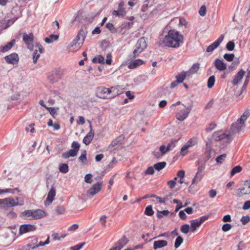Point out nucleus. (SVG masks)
Instances as JSON below:
<instances>
[{"label":"nucleus","mask_w":250,"mask_h":250,"mask_svg":"<svg viewBox=\"0 0 250 250\" xmlns=\"http://www.w3.org/2000/svg\"><path fill=\"white\" fill-rule=\"evenodd\" d=\"M163 42L166 46L177 48L183 43L184 36L177 30L170 29L164 37Z\"/></svg>","instance_id":"nucleus-1"},{"label":"nucleus","mask_w":250,"mask_h":250,"mask_svg":"<svg viewBox=\"0 0 250 250\" xmlns=\"http://www.w3.org/2000/svg\"><path fill=\"white\" fill-rule=\"evenodd\" d=\"M118 86H113L110 88L100 86L96 88L95 94L96 97L103 99L114 98L120 93L119 92Z\"/></svg>","instance_id":"nucleus-2"},{"label":"nucleus","mask_w":250,"mask_h":250,"mask_svg":"<svg viewBox=\"0 0 250 250\" xmlns=\"http://www.w3.org/2000/svg\"><path fill=\"white\" fill-rule=\"evenodd\" d=\"M45 211L42 209H32L27 210L21 212V216L23 217H32L33 219H41L45 216Z\"/></svg>","instance_id":"nucleus-3"},{"label":"nucleus","mask_w":250,"mask_h":250,"mask_svg":"<svg viewBox=\"0 0 250 250\" xmlns=\"http://www.w3.org/2000/svg\"><path fill=\"white\" fill-rule=\"evenodd\" d=\"M206 162H203L200 161V160H198L197 161V171L193 179L192 180L191 185L192 184H194L196 182H198L199 181H200L203 178L204 175V172L206 167Z\"/></svg>","instance_id":"nucleus-4"},{"label":"nucleus","mask_w":250,"mask_h":250,"mask_svg":"<svg viewBox=\"0 0 250 250\" xmlns=\"http://www.w3.org/2000/svg\"><path fill=\"white\" fill-rule=\"evenodd\" d=\"M87 32V31L86 29H81L77 36L73 40L71 46H73L78 45V47H80L83 44Z\"/></svg>","instance_id":"nucleus-5"},{"label":"nucleus","mask_w":250,"mask_h":250,"mask_svg":"<svg viewBox=\"0 0 250 250\" xmlns=\"http://www.w3.org/2000/svg\"><path fill=\"white\" fill-rule=\"evenodd\" d=\"M245 187L238 188L235 192V195L238 197H241L245 195L250 194V181H244Z\"/></svg>","instance_id":"nucleus-6"},{"label":"nucleus","mask_w":250,"mask_h":250,"mask_svg":"<svg viewBox=\"0 0 250 250\" xmlns=\"http://www.w3.org/2000/svg\"><path fill=\"white\" fill-rule=\"evenodd\" d=\"M185 107L186 109L180 110L176 115V119L180 121H184L188 117V114L191 112L192 106V105L187 106L185 105Z\"/></svg>","instance_id":"nucleus-7"},{"label":"nucleus","mask_w":250,"mask_h":250,"mask_svg":"<svg viewBox=\"0 0 250 250\" xmlns=\"http://www.w3.org/2000/svg\"><path fill=\"white\" fill-rule=\"evenodd\" d=\"M213 138L215 141H222L223 143H229L230 141V136L222 131L214 133Z\"/></svg>","instance_id":"nucleus-8"},{"label":"nucleus","mask_w":250,"mask_h":250,"mask_svg":"<svg viewBox=\"0 0 250 250\" xmlns=\"http://www.w3.org/2000/svg\"><path fill=\"white\" fill-rule=\"evenodd\" d=\"M34 36L32 33L27 34L26 33H23L22 40L24 43L27 45L28 49L30 50L33 49V40Z\"/></svg>","instance_id":"nucleus-9"},{"label":"nucleus","mask_w":250,"mask_h":250,"mask_svg":"<svg viewBox=\"0 0 250 250\" xmlns=\"http://www.w3.org/2000/svg\"><path fill=\"white\" fill-rule=\"evenodd\" d=\"M224 39V36L223 34H221L215 42L207 47L206 51L208 53L212 52L219 46L220 43L223 42Z\"/></svg>","instance_id":"nucleus-10"},{"label":"nucleus","mask_w":250,"mask_h":250,"mask_svg":"<svg viewBox=\"0 0 250 250\" xmlns=\"http://www.w3.org/2000/svg\"><path fill=\"white\" fill-rule=\"evenodd\" d=\"M88 122L89 125L90 131L83 139V143L86 145H88L90 143L94 136V133L92 130L91 123L89 120H88Z\"/></svg>","instance_id":"nucleus-11"},{"label":"nucleus","mask_w":250,"mask_h":250,"mask_svg":"<svg viewBox=\"0 0 250 250\" xmlns=\"http://www.w3.org/2000/svg\"><path fill=\"white\" fill-rule=\"evenodd\" d=\"M102 187V183L97 182L95 184L92 185L91 187L88 190V194L93 196L101 190Z\"/></svg>","instance_id":"nucleus-12"},{"label":"nucleus","mask_w":250,"mask_h":250,"mask_svg":"<svg viewBox=\"0 0 250 250\" xmlns=\"http://www.w3.org/2000/svg\"><path fill=\"white\" fill-rule=\"evenodd\" d=\"M37 227L34 225L24 224L21 226L20 228V233L23 234L36 230Z\"/></svg>","instance_id":"nucleus-13"},{"label":"nucleus","mask_w":250,"mask_h":250,"mask_svg":"<svg viewBox=\"0 0 250 250\" xmlns=\"http://www.w3.org/2000/svg\"><path fill=\"white\" fill-rule=\"evenodd\" d=\"M4 60L8 63L14 64L18 63L19 61V56L17 53H13L5 56Z\"/></svg>","instance_id":"nucleus-14"},{"label":"nucleus","mask_w":250,"mask_h":250,"mask_svg":"<svg viewBox=\"0 0 250 250\" xmlns=\"http://www.w3.org/2000/svg\"><path fill=\"white\" fill-rule=\"evenodd\" d=\"M61 78L62 74L61 71L58 69L52 71L51 74L48 76L49 81L52 83L57 82Z\"/></svg>","instance_id":"nucleus-15"},{"label":"nucleus","mask_w":250,"mask_h":250,"mask_svg":"<svg viewBox=\"0 0 250 250\" xmlns=\"http://www.w3.org/2000/svg\"><path fill=\"white\" fill-rule=\"evenodd\" d=\"M245 74V72L243 69L240 70L234 76V79L231 81V83L234 85H237L241 81Z\"/></svg>","instance_id":"nucleus-16"},{"label":"nucleus","mask_w":250,"mask_h":250,"mask_svg":"<svg viewBox=\"0 0 250 250\" xmlns=\"http://www.w3.org/2000/svg\"><path fill=\"white\" fill-rule=\"evenodd\" d=\"M17 206L15 199L10 197L3 199V208H11Z\"/></svg>","instance_id":"nucleus-17"},{"label":"nucleus","mask_w":250,"mask_h":250,"mask_svg":"<svg viewBox=\"0 0 250 250\" xmlns=\"http://www.w3.org/2000/svg\"><path fill=\"white\" fill-rule=\"evenodd\" d=\"M125 136L123 135H120L113 140L108 146V148L116 147L118 145L122 144L123 141L125 139Z\"/></svg>","instance_id":"nucleus-18"},{"label":"nucleus","mask_w":250,"mask_h":250,"mask_svg":"<svg viewBox=\"0 0 250 250\" xmlns=\"http://www.w3.org/2000/svg\"><path fill=\"white\" fill-rule=\"evenodd\" d=\"M216 68L219 71H223L227 69V65L222 60L216 59L214 62Z\"/></svg>","instance_id":"nucleus-19"},{"label":"nucleus","mask_w":250,"mask_h":250,"mask_svg":"<svg viewBox=\"0 0 250 250\" xmlns=\"http://www.w3.org/2000/svg\"><path fill=\"white\" fill-rule=\"evenodd\" d=\"M245 125L243 123H239L238 120H237L236 122L232 124L230 129L233 132H238L241 131Z\"/></svg>","instance_id":"nucleus-20"},{"label":"nucleus","mask_w":250,"mask_h":250,"mask_svg":"<svg viewBox=\"0 0 250 250\" xmlns=\"http://www.w3.org/2000/svg\"><path fill=\"white\" fill-rule=\"evenodd\" d=\"M16 40L13 39L7 44L0 46V51L1 52L5 53L8 51L15 44Z\"/></svg>","instance_id":"nucleus-21"},{"label":"nucleus","mask_w":250,"mask_h":250,"mask_svg":"<svg viewBox=\"0 0 250 250\" xmlns=\"http://www.w3.org/2000/svg\"><path fill=\"white\" fill-rule=\"evenodd\" d=\"M56 195V189L53 187H52L47 194V197L46 199L45 202L48 204L51 203L54 200V197Z\"/></svg>","instance_id":"nucleus-22"},{"label":"nucleus","mask_w":250,"mask_h":250,"mask_svg":"<svg viewBox=\"0 0 250 250\" xmlns=\"http://www.w3.org/2000/svg\"><path fill=\"white\" fill-rule=\"evenodd\" d=\"M167 245V242L164 240H159L155 241L153 243V249L157 250L158 249L162 248Z\"/></svg>","instance_id":"nucleus-23"},{"label":"nucleus","mask_w":250,"mask_h":250,"mask_svg":"<svg viewBox=\"0 0 250 250\" xmlns=\"http://www.w3.org/2000/svg\"><path fill=\"white\" fill-rule=\"evenodd\" d=\"M174 215V213H170L167 210H165L162 211L158 210L156 213L157 217L158 218H161L164 217H168L172 218Z\"/></svg>","instance_id":"nucleus-24"},{"label":"nucleus","mask_w":250,"mask_h":250,"mask_svg":"<svg viewBox=\"0 0 250 250\" xmlns=\"http://www.w3.org/2000/svg\"><path fill=\"white\" fill-rule=\"evenodd\" d=\"M144 63V61L141 59H137L134 61H132L129 63L128 67L129 69H132L136 68Z\"/></svg>","instance_id":"nucleus-25"},{"label":"nucleus","mask_w":250,"mask_h":250,"mask_svg":"<svg viewBox=\"0 0 250 250\" xmlns=\"http://www.w3.org/2000/svg\"><path fill=\"white\" fill-rule=\"evenodd\" d=\"M205 220H193L191 221L190 228L192 232L195 231L197 228L199 227L204 222Z\"/></svg>","instance_id":"nucleus-26"},{"label":"nucleus","mask_w":250,"mask_h":250,"mask_svg":"<svg viewBox=\"0 0 250 250\" xmlns=\"http://www.w3.org/2000/svg\"><path fill=\"white\" fill-rule=\"evenodd\" d=\"M135 46H137L144 50L147 47L146 39L144 37L140 38L136 42Z\"/></svg>","instance_id":"nucleus-27"},{"label":"nucleus","mask_w":250,"mask_h":250,"mask_svg":"<svg viewBox=\"0 0 250 250\" xmlns=\"http://www.w3.org/2000/svg\"><path fill=\"white\" fill-rule=\"evenodd\" d=\"M37 240L35 239L31 243H29L26 246L23 247V250H32L38 247L37 246Z\"/></svg>","instance_id":"nucleus-28"},{"label":"nucleus","mask_w":250,"mask_h":250,"mask_svg":"<svg viewBox=\"0 0 250 250\" xmlns=\"http://www.w3.org/2000/svg\"><path fill=\"white\" fill-rule=\"evenodd\" d=\"M78 152L76 150L71 149L68 151L62 153V157L64 159H67L70 157H75L77 155Z\"/></svg>","instance_id":"nucleus-29"},{"label":"nucleus","mask_w":250,"mask_h":250,"mask_svg":"<svg viewBox=\"0 0 250 250\" xmlns=\"http://www.w3.org/2000/svg\"><path fill=\"white\" fill-rule=\"evenodd\" d=\"M127 242L128 240L124 236L118 240L116 246H117L118 248H120V250H121L122 248H123L124 246H125L127 243Z\"/></svg>","instance_id":"nucleus-30"},{"label":"nucleus","mask_w":250,"mask_h":250,"mask_svg":"<svg viewBox=\"0 0 250 250\" xmlns=\"http://www.w3.org/2000/svg\"><path fill=\"white\" fill-rule=\"evenodd\" d=\"M188 72L183 71L176 76V80L179 83H182L184 81L187 75H188Z\"/></svg>","instance_id":"nucleus-31"},{"label":"nucleus","mask_w":250,"mask_h":250,"mask_svg":"<svg viewBox=\"0 0 250 250\" xmlns=\"http://www.w3.org/2000/svg\"><path fill=\"white\" fill-rule=\"evenodd\" d=\"M59 39L58 35L51 34L49 37L45 38V42L47 43H51L54 41H57Z\"/></svg>","instance_id":"nucleus-32"},{"label":"nucleus","mask_w":250,"mask_h":250,"mask_svg":"<svg viewBox=\"0 0 250 250\" xmlns=\"http://www.w3.org/2000/svg\"><path fill=\"white\" fill-rule=\"evenodd\" d=\"M200 67V64L198 63H196L193 64L191 68L188 71V75L196 73L199 70Z\"/></svg>","instance_id":"nucleus-33"},{"label":"nucleus","mask_w":250,"mask_h":250,"mask_svg":"<svg viewBox=\"0 0 250 250\" xmlns=\"http://www.w3.org/2000/svg\"><path fill=\"white\" fill-rule=\"evenodd\" d=\"M167 165V163L166 162H161L157 163L154 165L153 167L154 168L157 170V171H159L162 169H163Z\"/></svg>","instance_id":"nucleus-34"},{"label":"nucleus","mask_w":250,"mask_h":250,"mask_svg":"<svg viewBox=\"0 0 250 250\" xmlns=\"http://www.w3.org/2000/svg\"><path fill=\"white\" fill-rule=\"evenodd\" d=\"M92 62L94 63H99L104 64V58L102 55L95 56L93 59Z\"/></svg>","instance_id":"nucleus-35"},{"label":"nucleus","mask_w":250,"mask_h":250,"mask_svg":"<svg viewBox=\"0 0 250 250\" xmlns=\"http://www.w3.org/2000/svg\"><path fill=\"white\" fill-rule=\"evenodd\" d=\"M136 48L134 50L132 54L130 55V57L132 59H134L136 57L138 56L140 53H141L143 50L137 46H135Z\"/></svg>","instance_id":"nucleus-36"},{"label":"nucleus","mask_w":250,"mask_h":250,"mask_svg":"<svg viewBox=\"0 0 250 250\" xmlns=\"http://www.w3.org/2000/svg\"><path fill=\"white\" fill-rule=\"evenodd\" d=\"M215 82V76L212 75L209 77L208 80L207 86L208 88H211L213 87Z\"/></svg>","instance_id":"nucleus-37"},{"label":"nucleus","mask_w":250,"mask_h":250,"mask_svg":"<svg viewBox=\"0 0 250 250\" xmlns=\"http://www.w3.org/2000/svg\"><path fill=\"white\" fill-rule=\"evenodd\" d=\"M68 166L66 164H61L59 166V170L61 172L66 173L68 171Z\"/></svg>","instance_id":"nucleus-38"},{"label":"nucleus","mask_w":250,"mask_h":250,"mask_svg":"<svg viewBox=\"0 0 250 250\" xmlns=\"http://www.w3.org/2000/svg\"><path fill=\"white\" fill-rule=\"evenodd\" d=\"M66 236V234H63L60 236L59 235V234L56 232H53V234H52V237L54 241H56V240L59 241L61 239L64 238V237H65Z\"/></svg>","instance_id":"nucleus-39"},{"label":"nucleus","mask_w":250,"mask_h":250,"mask_svg":"<svg viewBox=\"0 0 250 250\" xmlns=\"http://www.w3.org/2000/svg\"><path fill=\"white\" fill-rule=\"evenodd\" d=\"M112 14L114 16L123 17L125 14V12L124 9H119L118 10H114L112 12Z\"/></svg>","instance_id":"nucleus-40"},{"label":"nucleus","mask_w":250,"mask_h":250,"mask_svg":"<svg viewBox=\"0 0 250 250\" xmlns=\"http://www.w3.org/2000/svg\"><path fill=\"white\" fill-rule=\"evenodd\" d=\"M106 28L108 29L112 33H116L118 32L117 29L114 26V25L110 22L106 24Z\"/></svg>","instance_id":"nucleus-41"},{"label":"nucleus","mask_w":250,"mask_h":250,"mask_svg":"<svg viewBox=\"0 0 250 250\" xmlns=\"http://www.w3.org/2000/svg\"><path fill=\"white\" fill-rule=\"evenodd\" d=\"M242 170V168L240 166L234 167L231 170L230 175L231 176L234 175L235 174L240 172Z\"/></svg>","instance_id":"nucleus-42"},{"label":"nucleus","mask_w":250,"mask_h":250,"mask_svg":"<svg viewBox=\"0 0 250 250\" xmlns=\"http://www.w3.org/2000/svg\"><path fill=\"white\" fill-rule=\"evenodd\" d=\"M145 214L148 216H151L154 214L152 207L151 205L147 206L145 209Z\"/></svg>","instance_id":"nucleus-43"},{"label":"nucleus","mask_w":250,"mask_h":250,"mask_svg":"<svg viewBox=\"0 0 250 250\" xmlns=\"http://www.w3.org/2000/svg\"><path fill=\"white\" fill-rule=\"evenodd\" d=\"M227 155L226 154H223L217 157L216 158V161L218 164H221L224 161L226 158Z\"/></svg>","instance_id":"nucleus-44"},{"label":"nucleus","mask_w":250,"mask_h":250,"mask_svg":"<svg viewBox=\"0 0 250 250\" xmlns=\"http://www.w3.org/2000/svg\"><path fill=\"white\" fill-rule=\"evenodd\" d=\"M4 193H11L13 194H15L16 192H19L20 190L18 188H8L3 189Z\"/></svg>","instance_id":"nucleus-45"},{"label":"nucleus","mask_w":250,"mask_h":250,"mask_svg":"<svg viewBox=\"0 0 250 250\" xmlns=\"http://www.w3.org/2000/svg\"><path fill=\"white\" fill-rule=\"evenodd\" d=\"M183 238L181 236H178L175 241L174 247L178 248L183 242Z\"/></svg>","instance_id":"nucleus-46"},{"label":"nucleus","mask_w":250,"mask_h":250,"mask_svg":"<svg viewBox=\"0 0 250 250\" xmlns=\"http://www.w3.org/2000/svg\"><path fill=\"white\" fill-rule=\"evenodd\" d=\"M249 116V114L248 112H244L243 115L241 116L240 118H238V121L239 123L241 122L244 125L245 121L247 120L248 117Z\"/></svg>","instance_id":"nucleus-47"},{"label":"nucleus","mask_w":250,"mask_h":250,"mask_svg":"<svg viewBox=\"0 0 250 250\" xmlns=\"http://www.w3.org/2000/svg\"><path fill=\"white\" fill-rule=\"evenodd\" d=\"M177 142V140H174L168 144L167 146H166V149L167 150V152L172 150L174 147H175V144Z\"/></svg>","instance_id":"nucleus-48"},{"label":"nucleus","mask_w":250,"mask_h":250,"mask_svg":"<svg viewBox=\"0 0 250 250\" xmlns=\"http://www.w3.org/2000/svg\"><path fill=\"white\" fill-rule=\"evenodd\" d=\"M87 160L86 158V151L84 150L82 152L79 158V160L83 163L85 162Z\"/></svg>","instance_id":"nucleus-49"},{"label":"nucleus","mask_w":250,"mask_h":250,"mask_svg":"<svg viewBox=\"0 0 250 250\" xmlns=\"http://www.w3.org/2000/svg\"><path fill=\"white\" fill-rule=\"evenodd\" d=\"M224 59L227 60L228 62H231L232 61L234 58V55L232 53L231 54H225L224 55Z\"/></svg>","instance_id":"nucleus-50"},{"label":"nucleus","mask_w":250,"mask_h":250,"mask_svg":"<svg viewBox=\"0 0 250 250\" xmlns=\"http://www.w3.org/2000/svg\"><path fill=\"white\" fill-rule=\"evenodd\" d=\"M234 47L235 44L233 41H229L226 45V48L229 51H232Z\"/></svg>","instance_id":"nucleus-51"},{"label":"nucleus","mask_w":250,"mask_h":250,"mask_svg":"<svg viewBox=\"0 0 250 250\" xmlns=\"http://www.w3.org/2000/svg\"><path fill=\"white\" fill-rule=\"evenodd\" d=\"M71 147L73 149L76 150V151H78L80 147V145L78 142L74 141L71 144Z\"/></svg>","instance_id":"nucleus-52"},{"label":"nucleus","mask_w":250,"mask_h":250,"mask_svg":"<svg viewBox=\"0 0 250 250\" xmlns=\"http://www.w3.org/2000/svg\"><path fill=\"white\" fill-rule=\"evenodd\" d=\"M40 54L38 53V50H36L34 51L33 54V62L36 63L37 62V60L40 57Z\"/></svg>","instance_id":"nucleus-53"},{"label":"nucleus","mask_w":250,"mask_h":250,"mask_svg":"<svg viewBox=\"0 0 250 250\" xmlns=\"http://www.w3.org/2000/svg\"><path fill=\"white\" fill-rule=\"evenodd\" d=\"M189 226L188 225H184L181 226V231L184 233H188L189 231Z\"/></svg>","instance_id":"nucleus-54"},{"label":"nucleus","mask_w":250,"mask_h":250,"mask_svg":"<svg viewBox=\"0 0 250 250\" xmlns=\"http://www.w3.org/2000/svg\"><path fill=\"white\" fill-rule=\"evenodd\" d=\"M210 151H211V148L210 147H209L208 146H207V148H206V157H207V159L206 160L204 161V162H206V163L207 162V161H208L209 159L211 157V156H210Z\"/></svg>","instance_id":"nucleus-55"},{"label":"nucleus","mask_w":250,"mask_h":250,"mask_svg":"<svg viewBox=\"0 0 250 250\" xmlns=\"http://www.w3.org/2000/svg\"><path fill=\"white\" fill-rule=\"evenodd\" d=\"M199 14L201 16H204L206 14V7L205 5H202L199 11Z\"/></svg>","instance_id":"nucleus-56"},{"label":"nucleus","mask_w":250,"mask_h":250,"mask_svg":"<svg viewBox=\"0 0 250 250\" xmlns=\"http://www.w3.org/2000/svg\"><path fill=\"white\" fill-rule=\"evenodd\" d=\"M46 108L48 110L50 114L52 115L53 117L55 116V115L57 114V111L56 109L54 107H47Z\"/></svg>","instance_id":"nucleus-57"},{"label":"nucleus","mask_w":250,"mask_h":250,"mask_svg":"<svg viewBox=\"0 0 250 250\" xmlns=\"http://www.w3.org/2000/svg\"><path fill=\"white\" fill-rule=\"evenodd\" d=\"M85 244V242L76 245L73 247H71L70 249L72 250H80L84 245Z\"/></svg>","instance_id":"nucleus-58"},{"label":"nucleus","mask_w":250,"mask_h":250,"mask_svg":"<svg viewBox=\"0 0 250 250\" xmlns=\"http://www.w3.org/2000/svg\"><path fill=\"white\" fill-rule=\"evenodd\" d=\"M153 167H149L147 168V169L145 171V174L146 175H153L154 173Z\"/></svg>","instance_id":"nucleus-59"},{"label":"nucleus","mask_w":250,"mask_h":250,"mask_svg":"<svg viewBox=\"0 0 250 250\" xmlns=\"http://www.w3.org/2000/svg\"><path fill=\"white\" fill-rule=\"evenodd\" d=\"M232 226L229 224H224L222 228V229L223 231L226 232L231 229Z\"/></svg>","instance_id":"nucleus-60"},{"label":"nucleus","mask_w":250,"mask_h":250,"mask_svg":"<svg viewBox=\"0 0 250 250\" xmlns=\"http://www.w3.org/2000/svg\"><path fill=\"white\" fill-rule=\"evenodd\" d=\"M189 147L186 145H184L181 149V155L184 156L188 153V149Z\"/></svg>","instance_id":"nucleus-61"},{"label":"nucleus","mask_w":250,"mask_h":250,"mask_svg":"<svg viewBox=\"0 0 250 250\" xmlns=\"http://www.w3.org/2000/svg\"><path fill=\"white\" fill-rule=\"evenodd\" d=\"M92 175L90 173L87 174L84 176V181L86 183L90 184L92 183Z\"/></svg>","instance_id":"nucleus-62"},{"label":"nucleus","mask_w":250,"mask_h":250,"mask_svg":"<svg viewBox=\"0 0 250 250\" xmlns=\"http://www.w3.org/2000/svg\"><path fill=\"white\" fill-rule=\"evenodd\" d=\"M16 202L17 206H22L24 204V200L21 197H17L16 198Z\"/></svg>","instance_id":"nucleus-63"},{"label":"nucleus","mask_w":250,"mask_h":250,"mask_svg":"<svg viewBox=\"0 0 250 250\" xmlns=\"http://www.w3.org/2000/svg\"><path fill=\"white\" fill-rule=\"evenodd\" d=\"M55 211L57 213L61 214L64 212V209L62 207L57 206L55 209Z\"/></svg>","instance_id":"nucleus-64"}]
</instances>
